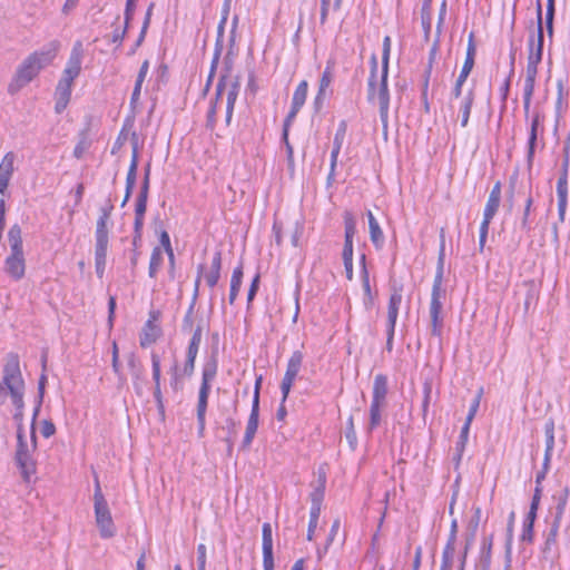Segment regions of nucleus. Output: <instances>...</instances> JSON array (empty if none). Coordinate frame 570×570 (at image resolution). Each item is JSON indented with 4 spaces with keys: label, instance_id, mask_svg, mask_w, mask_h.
<instances>
[{
    "label": "nucleus",
    "instance_id": "22",
    "mask_svg": "<svg viewBox=\"0 0 570 570\" xmlns=\"http://www.w3.org/2000/svg\"><path fill=\"white\" fill-rule=\"evenodd\" d=\"M4 272L13 279L20 281L26 274V261L23 253H10L4 259Z\"/></svg>",
    "mask_w": 570,
    "mask_h": 570
},
{
    "label": "nucleus",
    "instance_id": "8",
    "mask_svg": "<svg viewBox=\"0 0 570 570\" xmlns=\"http://www.w3.org/2000/svg\"><path fill=\"white\" fill-rule=\"evenodd\" d=\"M387 377L384 374H377L373 382L372 401L370 405V421L367 431L372 432L382 422V410L386 405Z\"/></svg>",
    "mask_w": 570,
    "mask_h": 570
},
{
    "label": "nucleus",
    "instance_id": "9",
    "mask_svg": "<svg viewBox=\"0 0 570 570\" xmlns=\"http://www.w3.org/2000/svg\"><path fill=\"white\" fill-rule=\"evenodd\" d=\"M537 33L529 39V55L524 75L537 76L538 67L542 61L543 55V28H542V6L541 1H537Z\"/></svg>",
    "mask_w": 570,
    "mask_h": 570
},
{
    "label": "nucleus",
    "instance_id": "21",
    "mask_svg": "<svg viewBox=\"0 0 570 570\" xmlns=\"http://www.w3.org/2000/svg\"><path fill=\"white\" fill-rule=\"evenodd\" d=\"M333 67H334V63L331 61H327L326 67L320 78L318 90L314 98V106H315L316 110H320L323 107V104L326 99L327 90L330 89V86L334 78Z\"/></svg>",
    "mask_w": 570,
    "mask_h": 570
},
{
    "label": "nucleus",
    "instance_id": "45",
    "mask_svg": "<svg viewBox=\"0 0 570 570\" xmlns=\"http://www.w3.org/2000/svg\"><path fill=\"white\" fill-rule=\"evenodd\" d=\"M46 357L43 356L42 357V374L40 375L39 377V381H38V394H39V401H38V404L37 406L35 407V411H33V421L36 420L39 411H40V406H41V403H42V399H43V394H45V387H46V384H47V375L45 373L46 371Z\"/></svg>",
    "mask_w": 570,
    "mask_h": 570
},
{
    "label": "nucleus",
    "instance_id": "3",
    "mask_svg": "<svg viewBox=\"0 0 570 570\" xmlns=\"http://www.w3.org/2000/svg\"><path fill=\"white\" fill-rule=\"evenodd\" d=\"M10 394L12 404L16 407L14 419L21 421L24 407V381L20 370L18 354L9 353L3 366V376L0 382V397Z\"/></svg>",
    "mask_w": 570,
    "mask_h": 570
},
{
    "label": "nucleus",
    "instance_id": "43",
    "mask_svg": "<svg viewBox=\"0 0 570 570\" xmlns=\"http://www.w3.org/2000/svg\"><path fill=\"white\" fill-rule=\"evenodd\" d=\"M164 256L163 250L159 246L154 247L151 255H150V262H149V268H148V275L151 278H155L157 276V273L163 265Z\"/></svg>",
    "mask_w": 570,
    "mask_h": 570
},
{
    "label": "nucleus",
    "instance_id": "56",
    "mask_svg": "<svg viewBox=\"0 0 570 570\" xmlns=\"http://www.w3.org/2000/svg\"><path fill=\"white\" fill-rule=\"evenodd\" d=\"M554 1L556 0H547L546 23L549 36L553 33Z\"/></svg>",
    "mask_w": 570,
    "mask_h": 570
},
{
    "label": "nucleus",
    "instance_id": "4",
    "mask_svg": "<svg viewBox=\"0 0 570 570\" xmlns=\"http://www.w3.org/2000/svg\"><path fill=\"white\" fill-rule=\"evenodd\" d=\"M370 65L368 100H377L380 118L384 128H386L390 110V91L387 86L389 69L382 68L381 76L379 77L377 58L375 55H372Z\"/></svg>",
    "mask_w": 570,
    "mask_h": 570
},
{
    "label": "nucleus",
    "instance_id": "31",
    "mask_svg": "<svg viewBox=\"0 0 570 570\" xmlns=\"http://www.w3.org/2000/svg\"><path fill=\"white\" fill-rule=\"evenodd\" d=\"M542 127V117L540 112H533L531 117L530 122V131H529V139H528V161H532L534 156V148L538 139V131L539 128ZM543 130V128H541Z\"/></svg>",
    "mask_w": 570,
    "mask_h": 570
},
{
    "label": "nucleus",
    "instance_id": "20",
    "mask_svg": "<svg viewBox=\"0 0 570 570\" xmlns=\"http://www.w3.org/2000/svg\"><path fill=\"white\" fill-rule=\"evenodd\" d=\"M81 63H82V45L80 41H78L71 50V53L67 61V66L62 72L61 77L73 81L80 75Z\"/></svg>",
    "mask_w": 570,
    "mask_h": 570
},
{
    "label": "nucleus",
    "instance_id": "26",
    "mask_svg": "<svg viewBox=\"0 0 570 570\" xmlns=\"http://www.w3.org/2000/svg\"><path fill=\"white\" fill-rule=\"evenodd\" d=\"M112 209L114 205L110 202L101 206L99 209L100 214L96 224L95 238L109 239L108 223L110 220Z\"/></svg>",
    "mask_w": 570,
    "mask_h": 570
},
{
    "label": "nucleus",
    "instance_id": "35",
    "mask_svg": "<svg viewBox=\"0 0 570 570\" xmlns=\"http://www.w3.org/2000/svg\"><path fill=\"white\" fill-rule=\"evenodd\" d=\"M346 131L347 122L345 120H341L333 139V149L331 153L333 167L337 165L338 155L344 144Z\"/></svg>",
    "mask_w": 570,
    "mask_h": 570
},
{
    "label": "nucleus",
    "instance_id": "18",
    "mask_svg": "<svg viewBox=\"0 0 570 570\" xmlns=\"http://www.w3.org/2000/svg\"><path fill=\"white\" fill-rule=\"evenodd\" d=\"M460 557L455 548L454 533H450L442 551L440 570H458Z\"/></svg>",
    "mask_w": 570,
    "mask_h": 570
},
{
    "label": "nucleus",
    "instance_id": "46",
    "mask_svg": "<svg viewBox=\"0 0 570 570\" xmlns=\"http://www.w3.org/2000/svg\"><path fill=\"white\" fill-rule=\"evenodd\" d=\"M431 10H430V0H424L421 9V23L428 38L431 32Z\"/></svg>",
    "mask_w": 570,
    "mask_h": 570
},
{
    "label": "nucleus",
    "instance_id": "10",
    "mask_svg": "<svg viewBox=\"0 0 570 570\" xmlns=\"http://www.w3.org/2000/svg\"><path fill=\"white\" fill-rule=\"evenodd\" d=\"M220 272H222V252L216 250L213 254L210 267L208 271H206V267L204 264H199L197 266V275H196V279H195L194 295H193L194 301L198 296L202 279L203 278L205 279L208 287L214 288L220 279Z\"/></svg>",
    "mask_w": 570,
    "mask_h": 570
},
{
    "label": "nucleus",
    "instance_id": "24",
    "mask_svg": "<svg viewBox=\"0 0 570 570\" xmlns=\"http://www.w3.org/2000/svg\"><path fill=\"white\" fill-rule=\"evenodd\" d=\"M326 485V473L323 470H318L317 483L314 485L313 491L309 494L311 499V512L322 511V503L325 495Z\"/></svg>",
    "mask_w": 570,
    "mask_h": 570
},
{
    "label": "nucleus",
    "instance_id": "25",
    "mask_svg": "<svg viewBox=\"0 0 570 570\" xmlns=\"http://www.w3.org/2000/svg\"><path fill=\"white\" fill-rule=\"evenodd\" d=\"M361 263H362L361 276H362V287H363V306H364L365 311L368 312L375 305L376 293H374L371 288L370 275H368V271L365 265V255L364 254L361 257Z\"/></svg>",
    "mask_w": 570,
    "mask_h": 570
},
{
    "label": "nucleus",
    "instance_id": "34",
    "mask_svg": "<svg viewBox=\"0 0 570 570\" xmlns=\"http://www.w3.org/2000/svg\"><path fill=\"white\" fill-rule=\"evenodd\" d=\"M243 277H244V267L243 263L240 262L234 269L230 276V286H229V295H228V302L230 305H233L237 296L239 294L242 284H243Z\"/></svg>",
    "mask_w": 570,
    "mask_h": 570
},
{
    "label": "nucleus",
    "instance_id": "27",
    "mask_svg": "<svg viewBox=\"0 0 570 570\" xmlns=\"http://www.w3.org/2000/svg\"><path fill=\"white\" fill-rule=\"evenodd\" d=\"M16 156L12 151L7 153L0 163V194H4L14 170Z\"/></svg>",
    "mask_w": 570,
    "mask_h": 570
},
{
    "label": "nucleus",
    "instance_id": "44",
    "mask_svg": "<svg viewBox=\"0 0 570 570\" xmlns=\"http://www.w3.org/2000/svg\"><path fill=\"white\" fill-rule=\"evenodd\" d=\"M557 100H556V117L559 119L562 116L563 110L567 107L568 92L564 90L561 80L557 83Z\"/></svg>",
    "mask_w": 570,
    "mask_h": 570
},
{
    "label": "nucleus",
    "instance_id": "33",
    "mask_svg": "<svg viewBox=\"0 0 570 570\" xmlns=\"http://www.w3.org/2000/svg\"><path fill=\"white\" fill-rule=\"evenodd\" d=\"M368 219L370 238L376 249H382L385 243L383 230L371 210L366 213Z\"/></svg>",
    "mask_w": 570,
    "mask_h": 570
},
{
    "label": "nucleus",
    "instance_id": "17",
    "mask_svg": "<svg viewBox=\"0 0 570 570\" xmlns=\"http://www.w3.org/2000/svg\"><path fill=\"white\" fill-rule=\"evenodd\" d=\"M262 550L264 570H274L273 532L268 522L262 527Z\"/></svg>",
    "mask_w": 570,
    "mask_h": 570
},
{
    "label": "nucleus",
    "instance_id": "48",
    "mask_svg": "<svg viewBox=\"0 0 570 570\" xmlns=\"http://www.w3.org/2000/svg\"><path fill=\"white\" fill-rule=\"evenodd\" d=\"M344 218V229H345V239L353 240V237L356 233V222L351 212H345L343 215Z\"/></svg>",
    "mask_w": 570,
    "mask_h": 570
},
{
    "label": "nucleus",
    "instance_id": "15",
    "mask_svg": "<svg viewBox=\"0 0 570 570\" xmlns=\"http://www.w3.org/2000/svg\"><path fill=\"white\" fill-rule=\"evenodd\" d=\"M160 312L158 309H151L148 314V320L141 328L139 336V344L142 348L149 347L155 344L163 335L161 327L158 324Z\"/></svg>",
    "mask_w": 570,
    "mask_h": 570
},
{
    "label": "nucleus",
    "instance_id": "60",
    "mask_svg": "<svg viewBox=\"0 0 570 570\" xmlns=\"http://www.w3.org/2000/svg\"><path fill=\"white\" fill-rule=\"evenodd\" d=\"M282 142L284 144L285 146V150H286V159H287V165H288V168L293 171L294 168H295V161H294V148L293 146L291 145L289 142V139H288V135H286V139H283L282 138Z\"/></svg>",
    "mask_w": 570,
    "mask_h": 570
},
{
    "label": "nucleus",
    "instance_id": "6",
    "mask_svg": "<svg viewBox=\"0 0 570 570\" xmlns=\"http://www.w3.org/2000/svg\"><path fill=\"white\" fill-rule=\"evenodd\" d=\"M217 370L218 362L215 356H212L209 360H207L202 368V383L198 391L196 409L199 436H203L205 431L208 396L212 390V383L216 377Z\"/></svg>",
    "mask_w": 570,
    "mask_h": 570
},
{
    "label": "nucleus",
    "instance_id": "38",
    "mask_svg": "<svg viewBox=\"0 0 570 570\" xmlns=\"http://www.w3.org/2000/svg\"><path fill=\"white\" fill-rule=\"evenodd\" d=\"M492 544H493L492 535H490L488 538H483L481 548H480V556H479V567L481 568V570H490L491 557H492Z\"/></svg>",
    "mask_w": 570,
    "mask_h": 570
},
{
    "label": "nucleus",
    "instance_id": "58",
    "mask_svg": "<svg viewBox=\"0 0 570 570\" xmlns=\"http://www.w3.org/2000/svg\"><path fill=\"white\" fill-rule=\"evenodd\" d=\"M259 281L261 275L257 273L254 278L252 279V283L249 285L248 292H247V309L250 308L252 303L257 294L258 287H259Z\"/></svg>",
    "mask_w": 570,
    "mask_h": 570
},
{
    "label": "nucleus",
    "instance_id": "64",
    "mask_svg": "<svg viewBox=\"0 0 570 570\" xmlns=\"http://www.w3.org/2000/svg\"><path fill=\"white\" fill-rule=\"evenodd\" d=\"M521 541L531 543L533 540V525L531 523H523Z\"/></svg>",
    "mask_w": 570,
    "mask_h": 570
},
{
    "label": "nucleus",
    "instance_id": "59",
    "mask_svg": "<svg viewBox=\"0 0 570 570\" xmlns=\"http://www.w3.org/2000/svg\"><path fill=\"white\" fill-rule=\"evenodd\" d=\"M218 100L219 99L216 100V96H215L214 99H212L209 109L207 111V126L212 129L215 127V124H216Z\"/></svg>",
    "mask_w": 570,
    "mask_h": 570
},
{
    "label": "nucleus",
    "instance_id": "41",
    "mask_svg": "<svg viewBox=\"0 0 570 570\" xmlns=\"http://www.w3.org/2000/svg\"><path fill=\"white\" fill-rule=\"evenodd\" d=\"M307 92H308V82H307V80H302L297 85L296 89L294 90L291 106L302 109L303 106L305 105V101L307 98Z\"/></svg>",
    "mask_w": 570,
    "mask_h": 570
},
{
    "label": "nucleus",
    "instance_id": "57",
    "mask_svg": "<svg viewBox=\"0 0 570 570\" xmlns=\"http://www.w3.org/2000/svg\"><path fill=\"white\" fill-rule=\"evenodd\" d=\"M473 540H474V534H471V537L466 539L465 546H464L463 550L458 552V556L460 557V562H459L458 570H464L465 569L468 553H469V550L472 547Z\"/></svg>",
    "mask_w": 570,
    "mask_h": 570
},
{
    "label": "nucleus",
    "instance_id": "1",
    "mask_svg": "<svg viewBox=\"0 0 570 570\" xmlns=\"http://www.w3.org/2000/svg\"><path fill=\"white\" fill-rule=\"evenodd\" d=\"M59 48L60 42L58 40H53L42 49L30 53L17 68L13 78L8 85V92L10 95H16L23 87L30 83L45 67L49 66L53 61Z\"/></svg>",
    "mask_w": 570,
    "mask_h": 570
},
{
    "label": "nucleus",
    "instance_id": "32",
    "mask_svg": "<svg viewBox=\"0 0 570 570\" xmlns=\"http://www.w3.org/2000/svg\"><path fill=\"white\" fill-rule=\"evenodd\" d=\"M127 365L130 370L132 384L138 395L141 394L140 382L142 381V365L135 353H129L127 356Z\"/></svg>",
    "mask_w": 570,
    "mask_h": 570
},
{
    "label": "nucleus",
    "instance_id": "2",
    "mask_svg": "<svg viewBox=\"0 0 570 570\" xmlns=\"http://www.w3.org/2000/svg\"><path fill=\"white\" fill-rule=\"evenodd\" d=\"M444 262H445V240H444V233L442 230L436 271H435V276L433 279L432 292H431V302H430L431 334L435 337L442 336L443 326H444L443 304L446 298V289L443 287Z\"/></svg>",
    "mask_w": 570,
    "mask_h": 570
},
{
    "label": "nucleus",
    "instance_id": "29",
    "mask_svg": "<svg viewBox=\"0 0 570 570\" xmlns=\"http://www.w3.org/2000/svg\"><path fill=\"white\" fill-rule=\"evenodd\" d=\"M138 160H139L138 141L135 140L132 142L131 159H130V165H129L127 177H126L127 197H131L132 189L136 185Z\"/></svg>",
    "mask_w": 570,
    "mask_h": 570
},
{
    "label": "nucleus",
    "instance_id": "51",
    "mask_svg": "<svg viewBox=\"0 0 570 570\" xmlns=\"http://www.w3.org/2000/svg\"><path fill=\"white\" fill-rule=\"evenodd\" d=\"M482 394H483V389H480L478 391V393L475 394V396L473 397V400L471 401L465 421L472 423V421L475 417L478 410L480 407Z\"/></svg>",
    "mask_w": 570,
    "mask_h": 570
},
{
    "label": "nucleus",
    "instance_id": "36",
    "mask_svg": "<svg viewBox=\"0 0 570 570\" xmlns=\"http://www.w3.org/2000/svg\"><path fill=\"white\" fill-rule=\"evenodd\" d=\"M537 76L524 75L523 79V110L528 118L530 112V106L535 88Z\"/></svg>",
    "mask_w": 570,
    "mask_h": 570
},
{
    "label": "nucleus",
    "instance_id": "63",
    "mask_svg": "<svg viewBox=\"0 0 570 570\" xmlns=\"http://www.w3.org/2000/svg\"><path fill=\"white\" fill-rule=\"evenodd\" d=\"M530 287L527 292L525 301H524V308L525 311L529 309L530 305L533 304L537 301L538 292L534 287V284L532 282L527 283Z\"/></svg>",
    "mask_w": 570,
    "mask_h": 570
},
{
    "label": "nucleus",
    "instance_id": "50",
    "mask_svg": "<svg viewBox=\"0 0 570 570\" xmlns=\"http://www.w3.org/2000/svg\"><path fill=\"white\" fill-rule=\"evenodd\" d=\"M569 166H570V148L569 146H566L563 148V159L561 164V173L557 181H564V184L568 183V173H569Z\"/></svg>",
    "mask_w": 570,
    "mask_h": 570
},
{
    "label": "nucleus",
    "instance_id": "13",
    "mask_svg": "<svg viewBox=\"0 0 570 570\" xmlns=\"http://www.w3.org/2000/svg\"><path fill=\"white\" fill-rule=\"evenodd\" d=\"M95 522L101 539H111L117 533L108 502L94 503Z\"/></svg>",
    "mask_w": 570,
    "mask_h": 570
},
{
    "label": "nucleus",
    "instance_id": "7",
    "mask_svg": "<svg viewBox=\"0 0 570 570\" xmlns=\"http://www.w3.org/2000/svg\"><path fill=\"white\" fill-rule=\"evenodd\" d=\"M33 423H35V421L32 420V424ZM31 439H32V444H31V449H30L24 439V432H23L22 424L20 423L18 425V430H17V441L18 442H17V451H16V461H17V464L20 468L21 474L26 481H29L31 475L36 473V464H35V461L32 460V453H31L36 449V434H35L33 429L31 432Z\"/></svg>",
    "mask_w": 570,
    "mask_h": 570
},
{
    "label": "nucleus",
    "instance_id": "37",
    "mask_svg": "<svg viewBox=\"0 0 570 570\" xmlns=\"http://www.w3.org/2000/svg\"><path fill=\"white\" fill-rule=\"evenodd\" d=\"M546 434V451H544V468L549 469L550 461L554 448V422L549 420L544 425Z\"/></svg>",
    "mask_w": 570,
    "mask_h": 570
},
{
    "label": "nucleus",
    "instance_id": "23",
    "mask_svg": "<svg viewBox=\"0 0 570 570\" xmlns=\"http://www.w3.org/2000/svg\"><path fill=\"white\" fill-rule=\"evenodd\" d=\"M501 204V183L497 181L492 187L483 210V223L491 224Z\"/></svg>",
    "mask_w": 570,
    "mask_h": 570
},
{
    "label": "nucleus",
    "instance_id": "49",
    "mask_svg": "<svg viewBox=\"0 0 570 570\" xmlns=\"http://www.w3.org/2000/svg\"><path fill=\"white\" fill-rule=\"evenodd\" d=\"M557 203L558 207H568V193H569V184H564V181H557Z\"/></svg>",
    "mask_w": 570,
    "mask_h": 570
},
{
    "label": "nucleus",
    "instance_id": "19",
    "mask_svg": "<svg viewBox=\"0 0 570 570\" xmlns=\"http://www.w3.org/2000/svg\"><path fill=\"white\" fill-rule=\"evenodd\" d=\"M568 498H569V490L568 489H564L560 493V495L558 497V502H557V505H556L553 523L551 525L550 533H549V535L547 538V541H546V546L547 547H549L551 543L556 542V538H557V534H558V531H559V528H560V523H561V520H562V517L564 514V510H566V507H567Z\"/></svg>",
    "mask_w": 570,
    "mask_h": 570
},
{
    "label": "nucleus",
    "instance_id": "52",
    "mask_svg": "<svg viewBox=\"0 0 570 570\" xmlns=\"http://www.w3.org/2000/svg\"><path fill=\"white\" fill-rule=\"evenodd\" d=\"M469 76L470 72H464V70L461 69L450 94H452L454 97H459V95H461V92L463 91V86L466 82Z\"/></svg>",
    "mask_w": 570,
    "mask_h": 570
},
{
    "label": "nucleus",
    "instance_id": "62",
    "mask_svg": "<svg viewBox=\"0 0 570 570\" xmlns=\"http://www.w3.org/2000/svg\"><path fill=\"white\" fill-rule=\"evenodd\" d=\"M206 546L200 543L197 546V567L198 570H206Z\"/></svg>",
    "mask_w": 570,
    "mask_h": 570
},
{
    "label": "nucleus",
    "instance_id": "40",
    "mask_svg": "<svg viewBox=\"0 0 570 570\" xmlns=\"http://www.w3.org/2000/svg\"><path fill=\"white\" fill-rule=\"evenodd\" d=\"M168 373H169V376H170V377H169V385H170L171 390H173L174 392H179V391H181V390H183V387H184V379H185L186 376L183 374L181 368H180V366L178 365V362H177V361H175V362L171 364V366H170V368H169Z\"/></svg>",
    "mask_w": 570,
    "mask_h": 570
},
{
    "label": "nucleus",
    "instance_id": "12",
    "mask_svg": "<svg viewBox=\"0 0 570 570\" xmlns=\"http://www.w3.org/2000/svg\"><path fill=\"white\" fill-rule=\"evenodd\" d=\"M262 383V376H259L255 382V391L253 396L252 410L248 416V421L246 424L245 434L242 441L240 449L248 450L253 443V440L256 435L259 422V389Z\"/></svg>",
    "mask_w": 570,
    "mask_h": 570
},
{
    "label": "nucleus",
    "instance_id": "55",
    "mask_svg": "<svg viewBox=\"0 0 570 570\" xmlns=\"http://www.w3.org/2000/svg\"><path fill=\"white\" fill-rule=\"evenodd\" d=\"M299 110L301 109L291 106V109L283 122V130H282L283 139H286V135L289 134V128H291L293 121L295 120L297 114L299 112Z\"/></svg>",
    "mask_w": 570,
    "mask_h": 570
},
{
    "label": "nucleus",
    "instance_id": "11",
    "mask_svg": "<svg viewBox=\"0 0 570 570\" xmlns=\"http://www.w3.org/2000/svg\"><path fill=\"white\" fill-rule=\"evenodd\" d=\"M476 92L475 88L471 87L465 92H461L459 97H454L452 94L449 96V107L452 111H458L461 127L465 128L469 125L471 109L475 102Z\"/></svg>",
    "mask_w": 570,
    "mask_h": 570
},
{
    "label": "nucleus",
    "instance_id": "28",
    "mask_svg": "<svg viewBox=\"0 0 570 570\" xmlns=\"http://www.w3.org/2000/svg\"><path fill=\"white\" fill-rule=\"evenodd\" d=\"M109 239L95 238V267L99 278L104 277Z\"/></svg>",
    "mask_w": 570,
    "mask_h": 570
},
{
    "label": "nucleus",
    "instance_id": "30",
    "mask_svg": "<svg viewBox=\"0 0 570 570\" xmlns=\"http://www.w3.org/2000/svg\"><path fill=\"white\" fill-rule=\"evenodd\" d=\"M402 292L399 288H394L390 295L387 304V322L386 327H395L399 317V309L402 303Z\"/></svg>",
    "mask_w": 570,
    "mask_h": 570
},
{
    "label": "nucleus",
    "instance_id": "53",
    "mask_svg": "<svg viewBox=\"0 0 570 570\" xmlns=\"http://www.w3.org/2000/svg\"><path fill=\"white\" fill-rule=\"evenodd\" d=\"M469 76L470 72H464V70L461 69L450 94H452L454 97H459V95H461V92L463 91V86L466 82Z\"/></svg>",
    "mask_w": 570,
    "mask_h": 570
},
{
    "label": "nucleus",
    "instance_id": "39",
    "mask_svg": "<svg viewBox=\"0 0 570 570\" xmlns=\"http://www.w3.org/2000/svg\"><path fill=\"white\" fill-rule=\"evenodd\" d=\"M8 242L11 253H23L22 230L19 224H13L8 230Z\"/></svg>",
    "mask_w": 570,
    "mask_h": 570
},
{
    "label": "nucleus",
    "instance_id": "5",
    "mask_svg": "<svg viewBox=\"0 0 570 570\" xmlns=\"http://www.w3.org/2000/svg\"><path fill=\"white\" fill-rule=\"evenodd\" d=\"M233 57L228 51L224 58V69L216 86V100L226 94V122L229 124L233 117L235 102L239 92L238 77L232 75Z\"/></svg>",
    "mask_w": 570,
    "mask_h": 570
},
{
    "label": "nucleus",
    "instance_id": "14",
    "mask_svg": "<svg viewBox=\"0 0 570 570\" xmlns=\"http://www.w3.org/2000/svg\"><path fill=\"white\" fill-rule=\"evenodd\" d=\"M303 353L301 351H294L288 358L286 371L281 383V392L283 394V402H286L292 386L301 371L303 364Z\"/></svg>",
    "mask_w": 570,
    "mask_h": 570
},
{
    "label": "nucleus",
    "instance_id": "42",
    "mask_svg": "<svg viewBox=\"0 0 570 570\" xmlns=\"http://www.w3.org/2000/svg\"><path fill=\"white\" fill-rule=\"evenodd\" d=\"M71 92L72 91H70L68 89H62V87H56V90H55V100H56L55 111L57 114H61L62 111H65V109L67 108V106H68V104L70 101Z\"/></svg>",
    "mask_w": 570,
    "mask_h": 570
},
{
    "label": "nucleus",
    "instance_id": "16",
    "mask_svg": "<svg viewBox=\"0 0 570 570\" xmlns=\"http://www.w3.org/2000/svg\"><path fill=\"white\" fill-rule=\"evenodd\" d=\"M150 361H151V374H153V382H154V399L157 405V409L159 413H165V404H164V396L161 391V358L160 355L153 351L150 353Z\"/></svg>",
    "mask_w": 570,
    "mask_h": 570
},
{
    "label": "nucleus",
    "instance_id": "47",
    "mask_svg": "<svg viewBox=\"0 0 570 570\" xmlns=\"http://www.w3.org/2000/svg\"><path fill=\"white\" fill-rule=\"evenodd\" d=\"M532 206H533V198L531 195H529L528 198L525 199V205H524L522 219H521V228L525 232L531 230L530 216H531Z\"/></svg>",
    "mask_w": 570,
    "mask_h": 570
},
{
    "label": "nucleus",
    "instance_id": "54",
    "mask_svg": "<svg viewBox=\"0 0 570 570\" xmlns=\"http://www.w3.org/2000/svg\"><path fill=\"white\" fill-rule=\"evenodd\" d=\"M392 40L390 36H385L382 43V68L389 69Z\"/></svg>",
    "mask_w": 570,
    "mask_h": 570
},
{
    "label": "nucleus",
    "instance_id": "61",
    "mask_svg": "<svg viewBox=\"0 0 570 570\" xmlns=\"http://www.w3.org/2000/svg\"><path fill=\"white\" fill-rule=\"evenodd\" d=\"M321 513L318 512H311L309 511V522H308V529H307V540L312 541L314 538L315 529L317 528L318 519Z\"/></svg>",
    "mask_w": 570,
    "mask_h": 570
}]
</instances>
